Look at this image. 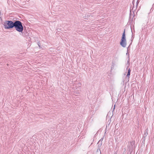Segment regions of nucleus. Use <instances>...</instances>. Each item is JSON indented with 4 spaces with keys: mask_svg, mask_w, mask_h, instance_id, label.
<instances>
[{
    "mask_svg": "<svg viewBox=\"0 0 154 154\" xmlns=\"http://www.w3.org/2000/svg\"><path fill=\"white\" fill-rule=\"evenodd\" d=\"M120 44L124 48H125L126 46L127 43L125 38V29H124L121 41L120 42Z\"/></svg>",
    "mask_w": 154,
    "mask_h": 154,
    "instance_id": "3",
    "label": "nucleus"
},
{
    "mask_svg": "<svg viewBox=\"0 0 154 154\" xmlns=\"http://www.w3.org/2000/svg\"><path fill=\"white\" fill-rule=\"evenodd\" d=\"M100 142V140L98 142V143H99Z\"/></svg>",
    "mask_w": 154,
    "mask_h": 154,
    "instance_id": "6",
    "label": "nucleus"
},
{
    "mask_svg": "<svg viewBox=\"0 0 154 154\" xmlns=\"http://www.w3.org/2000/svg\"><path fill=\"white\" fill-rule=\"evenodd\" d=\"M130 72H131V70L130 69H129L128 71V73L127 75V76L128 77H129L130 76Z\"/></svg>",
    "mask_w": 154,
    "mask_h": 154,
    "instance_id": "4",
    "label": "nucleus"
},
{
    "mask_svg": "<svg viewBox=\"0 0 154 154\" xmlns=\"http://www.w3.org/2000/svg\"><path fill=\"white\" fill-rule=\"evenodd\" d=\"M104 133H105V134L106 133V131H105V132Z\"/></svg>",
    "mask_w": 154,
    "mask_h": 154,
    "instance_id": "7",
    "label": "nucleus"
},
{
    "mask_svg": "<svg viewBox=\"0 0 154 154\" xmlns=\"http://www.w3.org/2000/svg\"><path fill=\"white\" fill-rule=\"evenodd\" d=\"M14 23L11 20H5L4 23V27L5 29H11L14 27Z\"/></svg>",
    "mask_w": 154,
    "mask_h": 154,
    "instance_id": "2",
    "label": "nucleus"
},
{
    "mask_svg": "<svg viewBox=\"0 0 154 154\" xmlns=\"http://www.w3.org/2000/svg\"><path fill=\"white\" fill-rule=\"evenodd\" d=\"M38 45L39 46V47H40V45Z\"/></svg>",
    "mask_w": 154,
    "mask_h": 154,
    "instance_id": "9",
    "label": "nucleus"
},
{
    "mask_svg": "<svg viewBox=\"0 0 154 154\" xmlns=\"http://www.w3.org/2000/svg\"><path fill=\"white\" fill-rule=\"evenodd\" d=\"M147 131H148V129H147L146 130V132H147V134H148V133H147Z\"/></svg>",
    "mask_w": 154,
    "mask_h": 154,
    "instance_id": "5",
    "label": "nucleus"
},
{
    "mask_svg": "<svg viewBox=\"0 0 154 154\" xmlns=\"http://www.w3.org/2000/svg\"><path fill=\"white\" fill-rule=\"evenodd\" d=\"M14 27L15 29L19 32H22L23 30V27L21 22L19 20H16L14 23Z\"/></svg>",
    "mask_w": 154,
    "mask_h": 154,
    "instance_id": "1",
    "label": "nucleus"
},
{
    "mask_svg": "<svg viewBox=\"0 0 154 154\" xmlns=\"http://www.w3.org/2000/svg\"><path fill=\"white\" fill-rule=\"evenodd\" d=\"M137 4L138 3V1H137Z\"/></svg>",
    "mask_w": 154,
    "mask_h": 154,
    "instance_id": "8",
    "label": "nucleus"
}]
</instances>
